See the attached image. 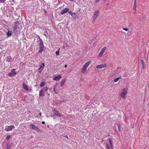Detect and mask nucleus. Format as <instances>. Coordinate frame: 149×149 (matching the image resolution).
Wrapping results in <instances>:
<instances>
[{
  "mask_svg": "<svg viewBox=\"0 0 149 149\" xmlns=\"http://www.w3.org/2000/svg\"><path fill=\"white\" fill-rule=\"evenodd\" d=\"M48 89V88L47 87H44L39 92V96H44L45 93L47 91Z\"/></svg>",
  "mask_w": 149,
  "mask_h": 149,
  "instance_id": "f257e3e1",
  "label": "nucleus"
},
{
  "mask_svg": "<svg viewBox=\"0 0 149 149\" xmlns=\"http://www.w3.org/2000/svg\"><path fill=\"white\" fill-rule=\"evenodd\" d=\"M29 127L30 129L36 130L37 132H39L40 131L38 126H36L33 124H31L29 125Z\"/></svg>",
  "mask_w": 149,
  "mask_h": 149,
  "instance_id": "f03ea898",
  "label": "nucleus"
},
{
  "mask_svg": "<svg viewBox=\"0 0 149 149\" xmlns=\"http://www.w3.org/2000/svg\"><path fill=\"white\" fill-rule=\"evenodd\" d=\"M16 74L15 72V69H13L8 74V75L10 77H14Z\"/></svg>",
  "mask_w": 149,
  "mask_h": 149,
  "instance_id": "7ed1b4c3",
  "label": "nucleus"
},
{
  "mask_svg": "<svg viewBox=\"0 0 149 149\" xmlns=\"http://www.w3.org/2000/svg\"><path fill=\"white\" fill-rule=\"evenodd\" d=\"M127 93V91L125 88H124L122 92L120 94V96L123 98L125 99V95Z\"/></svg>",
  "mask_w": 149,
  "mask_h": 149,
  "instance_id": "20e7f679",
  "label": "nucleus"
},
{
  "mask_svg": "<svg viewBox=\"0 0 149 149\" xmlns=\"http://www.w3.org/2000/svg\"><path fill=\"white\" fill-rule=\"evenodd\" d=\"M15 128V126L13 125H11L10 126L6 127L5 130L6 131L8 132V131H11L12 129Z\"/></svg>",
  "mask_w": 149,
  "mask_h": 149,
  "instance_id": "39448f33",
  "label": "nucleus"
},
{
  "mask_svg": "<svg viewBox=\"0 0 149 149\" xmlns=\"http://www.w3.org/2000/svg\"><path fill=\"white\" fill-rule=\"evenodd\" d=\"M53 112H54V115L57 116H58L59 117H63L61 114L59 113L57 110L54 109L53 111Z\"/></svg>",
  "mask_w": 149,
  "mask_h": 149,
  "instance_id": "423d86ee",
  "label": "nucleus"
},
{
  "mask_svg": "<svg viewBox=\"0 0 149 149\" xmlns=\"http://www.w3.org/2000/svg\"><path fill=\"white\" fill-rule=\"evenodd\" d=\"M106 49V47H104L101 50V51L99 54L98 55V57H101L102 55L104 53Z\"/></svg>",
  "mask_w": 149,
  "mask_h": 149,
  "instance_id": "0eeeda50",
  "label": "nucleus"
},
{
  "mask_svg": "<svg viewBox=\"0 0 149 149\" xmlns=\"http://www.w3.org/2000/svg\"><path fill=\"white\" fill-rule=\"evenodd\" d=\"M107 65L106 64H102L99 65H98L96 66V68L97 69H100L105 68L107 67Z\"/></svg>",
  "mask_w": 149,
  "mask_h": 149,
  "instance_id": "6e6552de",
  "label": "nucleus"
},
{
  "mask_svg": "<svg viewBox=\"0 0 149 149\" xmlns=\"http://www.w3.org/2000/svg\"><path fill=\"white\" fill-rule=\"evenodd\" d=\"M69 10V8H65L63 10L61 11V15H63L65 14V13H67L68 12Z\"/></svg>",
  "mask_w": 149,
  "mask_h": 149,
  "instance_id": "1a4fd4ad",
  "label": "nucleus"
},
{
  "mask_svg": "<svg viewBox=\"0 0 149 149\" xmlns=\"http://www.w3.org/2000/svg\"><path fill=\"white\" fill-rule=\"evenodd\" d=\"M65 79L64 78L61 81V84H60V86L61 87H63L65 83Z\"/></svg>",
  "mask_w": 149,
  "mask_h": 149,
  "instance_id": "9d476101",
  "label": "nucleus"
},
{
  "mask_svg": "<svg viewBox=\"0 0 149 149\" xmlns=\"http://www.w3.org/2000/svg\"><path fill=\"white\" fill-rule=\"evenodd\" d=\"M61 78V76L60 75H59L57 76H56L54 77L53 79L54 80H59Z\"/></svg>",
  "mask_w": 149,
  "mask_h": 149,
  "instance_id": "9b49d317",
  "label": "nucleus"
},
{
  "mask_svg": "<svg viewBox=\"0 0 149 149\" xmlns=\"http://www.w3.org/2000/svg\"><path fill=\"white\" fill-rule=\"evenodd\" d=\"M23 88L25 89L26 90L28 91L29 90V89L28 88V87L27 85L25 84L24 83L23 84Z\"/></svg>",
  "mask_w": 149,
  "mask_h": 149,
  "instance_id": "f8f14e48",
  "label": "nucleus"
},
{
  "mask_svg": "<svg viewBox=\"0 0 149 149\" xmlns=\"http://www.w3.org/2000/svg\"><path fill=\"white\" fill-rule=\"evenodd\" d=\"M6 34L8 36V37H10L12 36L11 31L8 30V31L6 32Z\"/></svg>",
  "mask_w": 149,
  "mask_h": 149,
  "instance_id": "ddd939ff",
  "label": "nucleus"
},
{
  "mask_svg": "<svg viewBox=\"0 0 149 149\" xmlns=\"http://www.w3.org/2000/svg\"><path fill=\"white\" fill-rule=\"evenodd\" d=\"M41 42L40 43L39 47L40 48H44V45L42 40L40 39Z\"/></svg>",
  "mask_w": 149,
  "mask_h": 149,
  "instance_id": "4468645a",
  "label": "nucleus"
},
{
  "mask_svg": "<svg viewBox=\"0 0 149 149\" xmlns=\"http://www.w3.org/2000/svg\"><path fill=\"white\" fill-rule=\"evenodd\" d=\"M43 65H41L40 66L39 68V70H40V73H41V71L44 68L45 66L44 64H42Z\"/></svg>",
  "mask_w": 149,
  "mask_h": 149,
  "instance_id": "2eb2a0df",
  "label": "nucleus"
},
{
  "mask_svg": "<svg viewBox=\"0 0 149 149\" xmlns=\"http://www.w3.org/2000/svg\"><path fill=\"white\" fill-rule=\"evenodd\" d=\"M91 61H88L84 65L85 67L87 68L91 63Z\"/></svg>",
  "mask_w": 149,
  "mask_h": 149,
  "instance_id": "dca6fc26",
  "label": "nucleus"
},
{
  "mask_svg": "<svg viewBox=\"0 0 149 149\" xmlns=\"http://www.w3.org/2000/svg\"><path fill=\"white\" fill-rule=\"evenodd\" d=\"M87 67H85L84 66H83L82 69V73H84L87 70Z\"/></svg>",
  "mask_w": 149,
  "mask_h": 149,
  "instance_id": "f3484780",
  "label": "nucleus"
},
{
  "mask_svg": "<svg viewBox=\"0 0 149 149\" xmlns=\"http://www.w3.org/2000/svg\"><path fill=\"white\" fill-rule=\"evenodd\" d=\"M136 3H134V6H133V10L135 11H136Z\"/></svg>",
  "mask_w": 149,
  "mask_h": 149,
  "instance_id": "a211bd4d",
  "label": "nucleus"
},
{
  "mask_svg": "<svg viewBox=\"0 0 149 149\" xmlns=\"http://www.w3.org/2000/svg\"><path fill=\"white\" fill-rule=\"evenodd\" d=\"M11 146V144L10 143H9V142L7 144L6 148L7 149H9L10 147Z\"/></svg>",
  "mask_w": 149,
  "mask_h": 149,
  "instance_id": "6ab92c4d",
  "label": "nucleus"
},
{
  "mask_svg": "<svg viewBox=\"0 0 149 149\" xmlns=\"http://www.w3.org/2000/svg\"><path fill=\"white\" fill-rule=\"evenodd\" d=\"M45 83L44 81H42L41 83L40 84V87H43L45 85Z\"/></svg>",
  "mask_w": 149,
  "mask_h": 149,
  "instance_id": "aec40b11",
  "label": "nucleus"
},
{
  "mask_svg": "<svg viewBox=\"0 0 149 149\" xmlns=\"http://www.w3.org/2000/svg\"><path fill=\"white\" fill-rule=\"evenodd\" d=\"M141 62L142 64V67H143H143L144 66V62L143 61V60H141Z\"/></svg>",
  "mask_w": 149,
  "mask_h": 149,
  "instance_id": "412c9836",
  "label": "nucleus"
},
{
  "mask_svg": "<svg viewBox=\"0 0 149 149\" xmlns=\"http://www.w3.org/2000/svg\"><path fill=\"white\" fill-rule=\"evenodd\" d=\"M121 78V77H118L117 78H116L114 79V81L115 82H117V81H118L119 79H120Z\"/></svg>",
  "mask_w": 149,
  "mask_h": 149,
  "instance_id": "4be33fe9",
  "label": "nucleus"
},
{
  "mask_svg": "<svg viewBox=\"0 0 149 149\" xmlns=\"http://www.w3.org/2000/svg\"><path fill=\"white\" fill-rule=\"evenodd\" d=\"M118 130L119 132H120L121 131V127L120 125H118Z\"/></svg>",
  "mask_w": 149,
  "mask_h": 149,
  "instance_id": "5701e85b",
  "label": "nucleus"
},
{
  "mask_svg": "<svg viewBox=\"0 0 149 149\" xmlns=\"http://www.w3.org/2000/svg\"><path fill=\"white\" fill-rule=\"evenodd\" d=\"M99 13V11L98 10H97V11H96L95 12V13L94 14V15L97 16H98Z\"/></svg>",
  "mask_w": 149,
  "mask_h": 149,
  "instance_id": "b1692460",
  "label": "nucleus"
},
{
  "mask_svg": "<svg viewBox=\"0 0 149 149\" xmlns=\"http://www.w3.org/2000/svg\"><path fill=\"white\" fill-rule=\"evenodd\" d=\"M56 86H54V91L56 93H57V92H58V90L57 89H55V87H56Z\"/></svg>",
  "mask_w": 149,
  "mask_h": 149,
  "instance_id": "393cba45",
  "label": "nucleus"
},
{
  "mask_svg": "<svg viewBox=\"0 0 149 149\" xmlns=\"http://www.w3.org/2000/svg\"><path fill=\"white\" fill-rule=\"evenodd\" d=\"M43 49L44 48H40V49L39 50L38 52L39 53H41L43 51Z\"/></svg>",
  "mask_w": 149,
  "mask_h": 149,
  "instance_id": "a878e982",
  "label": "nucleus"
},
{
  "mask_svg": "<svg viewBox=\"0 0 149 149\" xmlns=\"http://www.w3.org/2000/svg\"><path fill=\"white\" fill-rule=\"evenodd\" d=\"M60 49H58V51H56V54L57 55H59V50Z\"/></svg>",
  "mask_w": 149,
  "mask_h": 149,
  "instance_id": "bb28decb",
  "label": "nucleus"
},
{
  "mask_svg": "<svg viewBox=\"0 0 149 149\" xmlns=\"http://www.w3.org/2000/svg\"><path fill=\"white\" fill-rule=\"evenodd\" d=\"M10 137V136L9 135H8L6 137V139L7 140H9Z\"/></svg>",
  "mask_w": 149,
  "mask_h": 149,
  "instance_id": "cd10ccee",
  "label": "nucleus"
},
{
  "mask_svg": "<svg viewBox=\"0 0 149 149\" xmlns=\"http://www.w3.org/2000/svg\"><path fill=\"white\" fill-rule=\"evenodd\" d=\"M6 0H0V3H4Z\"/></svg>",
  "mask_w": 149,
  "mask_h": 149,
  "instance_id": "c85d7f7f",
  "label": "nucleus"
},
{
  "mask_svg": "<svg viewBox=\"0 0 149 149\" xmlns=\"http://www.w3.org/2000/svg\"><path fill=\"white\" fill-rule=\"evenodd\" d=\"M97 16H95V15H94V16H93V19L94 20H95V19L97 18Z\"/></svg>",
  "mask_w": 149,
  "mask_h": 149,
  "instance_id": "c756f323",
  "label": "nucleus"
},
{
  "mask_svg": "<svg viewBox=\"0 0 149 149\" xmlns=\"http://www.w3.org/2000/svg\"><path fill=\"white\" fill-rule=\"evenodd\" d=\"M109 143H110V144L111 146H112V142H111V140L109 139Z\"/></svg>",
  "mask_w": 149,
  "mask_h": 149,
  "instance_id": "7c9ffc66",
  "label": "nucleus"
},
{
  "mask_svg": "<svg viewBox=\"0 0 149 149\" xmlns=\"http://www.w3.org/2000/svg\"><path fill=\"white\" fill-rule=\"evenodd\" d=\"M68 13L70 14L71 15H72V14H73L72 12L71 11H68Z\"/></svg>",
  "mask_w": 149,
  "mask_h": 149,
  "instance_id": "2f4dec72",
  "label": "nucleus"
},
{
  "mask_svg": "<svg viewBox=\"0 0 149 149\" xmlns=\"http://www.w3.org/2000/svg\"><path fill=\"white\" fill-rule=\"evenodd\" d=\"M17 26H15L13 28L14 29V30H16L17 29Z\"/></svg>",
  "mask_w": 149,
  "mask_h": 149,
  "instance_id": "473e14b6",
  "label": "nucleus"
},
{
  "mask_svg": "<svg viewBox=\"0 0 149 149\" xmlns=\"http://www.w3.org/2000/svg\"><path fill=\"white\" fill-rule=\"evenodd\" d=\"M19 22L18 21H17L16 22H15V25H16L17 24H19Z\"/></svg>",
  "mask_w": 149,
  "mask_h": 149,
  "instance_id": "72a5a7b5",
  "label": "nucleus"
},
{
  "mask_svg": "<svg viewBox=\"0 0 149 149\" xmlns=\"http://www.w3.org/2000/svg\"><path fill=\"white\" fill-rule=\"evenodd\" d=\"M123 29L126 31H127L128 30V29L127 28H123Z\"/></svg>",
  "mask_w": 149,
  "mask_h": 149,
  "instance_id": "f704fd0d",
  "label": "nucleus"
},
{
  "mask_svg": "<svg viewBox=\"0 0 149 149\" xmlns=\"http://www.w3.org/2000/svg\"><path fill=\"white\" fill-rule=\"evenodd\" d=\"M100 0H95V2L96 3H97V2H98Z\"/></svg>",
  "mask_w": 149,
  "mask_h": 149,
  "instance_id": "c9c22d12",
  "label": "nucleus"
},
{
  "mask_svg": "<svg viewBox=\"0 0 149 149\" xmlns=\"http://www.w3.org/2000/svg\"><path fill=\"white\" fill-rule=\"evenodd\" d=\"M107 149H108V148H110L109 147V146L108 145H107Z\"/></svg>",
  "mask_w": 149,
  "mask_h": 149,
  "instance_id": "e433bc0d",
  "label": "nucleus"
},
{
  "mask_svg": "<svg viewBox=\"0 0 149 149\" xmlns=\"http://www.w3.org/2000/svg\"><path fill=\"white\" fill-rule=\"evenodd\" d=\"M41 113H39V115H40V116H41Z\"/></svg>",
  "mask_w": 149,
  "mask_h": 149,
  "instance_id": "4c0bfd02",
  "label": "nucleus"
},
{
  "mask_svg": "<svg viewBox=\"0 0 149 149\" xmlns=\"http://www.w3.org/2000/svg\"><path fill=\"white\" fill-rule=\"evenodd\" d=\"M42 124H45V122H44V121H42Z\"/></svg>",
  "mask_w": 149,
  "mask_h": 149,
  "instance_id": "58836bf2",
  "label": "nucleus"
},
{
  "mask_svg": "<svg viewBox=\"0 0 149 149\" xmlns=\"http://www.w3.org/2000/svg\"><path fill=\"white\" fill-rule=\"evenodd\" d=\"M134 3H136V0H134Z\"/></svg>",
  "mask_w": 149,
  "mask_h": 149,
  "instance_id": "ea45409f",
  "label": "nucleus"
},
{
  "mask_svg": "<svg viewBox=\"0 0 149 149\" xmlns=\"http://www.w3.org/2000/svg\"><path fill=\"white\" fill-rule=\"evenodd\" d=\"M136 11H135L134 12V14H135L136 13Z\"/></svg>",
  "mask_w": 149,
  "mask_h": 149,
  "instance_id": "a19ab883",
  "label": "nucleus"
},
{
  "mask_svg": "<svg viewBox=\"0 0 149 149\" xmlns=\"http://www.w3.org/2000/svg\"><path fill=\"white\" fill-rule=\"evenodd\" d=\"M65 67L66 68L67 67V65H65Z\"/></svg>",
  "mask_w": 149,
  "mask_h": 149,
  "instance_id": "79ce46f5",
  "label": "nucleus"
},
{
  "mask_svg": "<svg viewBox=\"0 0 149 149\" xmlns=\"http://www.w3.org/2000/svg\"><path fill=\"white\" fill-rule=\"evenodd\" d=\"M108 149H111L110 148H108Z\"/></svg>",
  "mask_w": 149,
  "mask_h": 149,
  "instance_id": "37998d69",
  "label": "nucleus"
},
{
  "mask_svg": "<svg viewBox=\"0 0 149 149\" xmlns=\"http://www.w3.org/2000/svg\"><path fill=\"white\" fill-rule=\"evenodd\" d=\"M53 118L54 119L55 118H54V117H53Z\"/></svg>",
  "mask_w": 149,
  "mask_h": 149,
  "instance_id": "c03bdc74",
  "label": "nucleus"
},
{
  "mask_svg": "<svg viewBox=\"0 0 149 149\" xmlns=\"http://www.w3.org/2000/svg\"><path fill=\"white\" fill-rule=\"evenodd\" d=\"M53 118L54 119L55 118H54V117H53Z\"/></svg>",
  "mask_w": 149,
  "mask_h": 149,
  "instance_id": "a18cd8bd",
  "label": "nucleus"
},
{
  "mask_svg": "<svg viewBox=\"0 0 149 149\" xmlns=\"http://www.w3.org/2000/svg\"><path fill=\"white\" fill-rule=\"evenodd\" d=\"M12 1H14V0H12Z\"/></svg>",
  "mask_w": 149,
  "mask_h": 149,
  "instance_id": "49530a36",
  "label": "nucleus"
},
{
  "mask_svg": "<svg viewBox=\"0 0 149 149\" xmlns=\"http://www.w3.org/2000/svg\"><path fill=\"white\" fill-rule=\"evenodd\" d=\"M61 118H60V120H61Z\"/></svg>",
  "mask_w": 149,
  "mask_h": 149,
  "instance_id": "de8ad7c7",
  "label": "nucleus"
},
{
  "mask_svg": "<svg viewBox=\"0 0 149 149\" xmlns=\"http://www.w3.org/2000/svg\"><path fill=\"white\" fill-rule=\"evenodd\" d=\"M71 0V1H72V0Z\"/></svg>",
  "mask_w": 149,
  "mask_h": 149,
  "instance_id": "09e8293b",
  "label": "nucleus"
}]
</instances>
